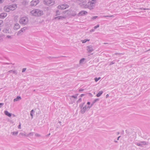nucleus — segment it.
<instances>
[{
    "instance_id": "f257e3e1",
    "label": "nucleus",
    "mask_w": 150,
    "mask_h": 150,
    "mask_svg": "<svg viewBox=\"0 0 150 150\" xmlns=\"http://www.w3.org/2000/svg\"><path fill=\"white\" fill-rule=\"evenodd\" d=\"M31 13L33 15L36 16H41L43 14L42 11L38 9L33 10L31 11Z\"/></svg>"
},
{
    "instance_id": "f03ea898",
    "label": "nucleus",
    "mask_w": 150,
    "mask_h": 150,
    "mask_svg": "<svg viewBox=\"0 0 150 150\" xmlns=\"http://www.w3.org/2000/svg\"><path fill=\"white\" fill-rule=\"evenodd\" d=\"M17 7L16 5L13 4L7 6L6 8V12H9L10 10H14Z\"/></svg>"
},
{
    "instance_id": "7ed1b4c3",
    "label": "nucleus",
    "mask_w": 150,
    "mask_h": 150,
    "mask_svg": "<svg viewBox=\"0 0 150 150\" xmlns=\"http://www.w3.org/2000/svg\"><path fill=\"white\" fill-rule=\"evenodd\" d=\"M43 3L46 5L51 6L54 4V1L53 0H44Z\"/></svg>"
},
{
    "instance_id": "20e7f679",
    "label": "nucleus",
    "mask_w": 150,
    "mask_h": 150,
    "mask_svg": "<svg viewBox=\"0 0 150 150\" xmlns=\"http://www.w3.org/2000/svg\"><path fill=\"white\" fill-rule=\"evenodd\" d=\"M88 1V5H90L91 7H90V10H93L94 9V7L95 6V4L96 3L97 0H91Z\"/></svg>"
},
{
    "instance_id": "39448f33",
    "label": "nucleus",
    "mask_w": 150,
    "mask_h": 150,
    "mask_svg": "<svg viewBox=\"0 0 150 150\" xmlns=\"http://www.w3.org/2000/svg\"><path fill=\"white\" fill-rule=\"evenodd\" d=\"M28 20L26 17H23L21 18L20 21V23L22 25H25L28 23Z\"/></svg>"
},
{
    "instance_id": "423d86ee",
    "label": "nucleus",
    "mask_w": 150,
    "mask_h": 150,
    "mask_svg": "<svg viewBox=\"0 0 150 150\" xmlns=\"http://www.w3.org/2000/svg\"><path fill=\"white\" fill-rule=\"evenodd\" d=\"M83 0L82 2V3L81 6H83L84 8H88L90 10V7H91L90 5H88V2L87 4V1L86 0H85L83 1Z\"/></svg>"
},
{
    "instance_id": "0eeeda50",
    "label": "nucleus",
    "mask_w": 150,
    "mask_h": 150,
    "mask_svg": "<svg viewBox=\"0 0 150 150\" xmlns=\"http://www.w3.org/2000/svg\"><path fill=\"white\" fill-rule=\"evenodd\" d=\"M68 7V6L66 4H62L58 6V8L61 10L64 9Z\"/></svg>"
},
{
    "instance_id": "6e6552de",
    "label": "nucleus",
    "mask_w": 150,
    "mask_h": 150,
    "mask_svg": "<svg viewBox=\"0 0 150 150\" xmlns=\"http://www.w3.org/2000/svg\"><path fill=\"white\" fill-rule=\"evenodd\" d=\"M39 2L38 0H33L31 2V5L32 6H36Z\"/></svg>"
},
{
    "instance_id": "1a4fd4ad",
    "label": "nucleus",
    "mask_w": 150,
    "mask_h": 150,
    "mask_svg": "<svg viewBox=\"0 0 150 150\" xmlns=\"http://www.w3.org/2000/svg\"><path fill=\"white\" fill-rule=\"evenodd\" d=\"M87 50L88 53H91L94 50L93 46L91 45L88 46H87Z\"/></svg>"
},
{
    "instance_id": "9d476101",
    "label": "nucleus",
    "mask_w": 150,
    "mask_h": 150,
    "mask_svg": "<svg viewBox=\"0 0 150 150\" xmlns=\"http://www.w3.org/2000/svg\"><path fill=\"white\" fill-rule=\"evenodd\" d=\"M87 13L86 11H82L80 12L77 15L78 16H82L86 15Z\"/></svg>"
},
{
    "instance_id": "9b49d317",
    "label": "nucleus",
    "mask_w": 150,
    "mask_h": 150,
    "mask_svg": "<svg viewBox=\"0 0 150 150\" xmlns=\"http://www.w3.org/2000/svg\"><path fill=\"white\" fill-rule=\"evenodd\" d=\"M135 144L141 147H142L143 145H146V142L144 141H142L140 143H137Z\"/></svg>"
},
{
    "instance_id": "f8f14e48",
    "label": "nucleus",
    "mask_w": 150,
    "mask_h": 150,
    "mask_svg": "<svg viewBox=\"0 0 150 150\" xmlns=\"http://www.w3.org/2000/svg\"><path fill=\"white\" fill-rule=\"evenodd\" d=\"M26 29L25 27L21 28L18 32L17 34V35H19L22 34V33L25 32V30Z\"/></svg>"
},
{
    "instance_id": "ddd939ff",
    "label": "nucleus",
    "mask_w": 150,
    "mask_h": 150,
    "mask_svg": "<svg viewBox=\"0 0 150 150\" xmlns=\"http://www.w3.org/2000/svg\"><path fill=\"white\" fill-rule=\"evenodd\" d=\"M86 105L84 106L81 110V112L82 114H84L86 112Z\"/></svg>"
},
{
    "instance_id": "4468645a",
    "label": "nucleus",
    "mask_w": 150,
    "mask_h": 150,
    "mask_svg": "<svg viewBox=\"0 0 150 150\" xmlns=\"http://www.w3.org/2000/svg\"><path fill=\"white\" fill-rule=\"evenodd\" d=\"M20 28V26L18 23H16L15 24L13 28L14 30H17L19 29Z\"/></svg>"
},
{
    "instance_id": "2eb2a0df",
    "label": "nucleus",
    "mask_w": 150,
    "mask_h": 150,
    "mask_svg": "<svg viewBox=\"0 0 150 150\" xmlns=\"http://www.w3.org/2000/svg\"><path fill=\"white\" fill-rule=\"evenodd\" d=\"M7 15L6 13H2L0 14V18H4L6 17Z\"/></svg>"
},
{
    "instance_id": "dca6fc26",
    "label": "nucleus",
    "mask_w": 150,
    "mask_h": 150,
    "mask_svg": "<svg viewBox=\"0 0 150 150\" xmlns=\"http://www.w3.org/2000/svg\"><path fill=\"white\" fill-rule=\"evenodd\" d=\"M65 18V17L63 16H58L56 17H55L54 19V20H59L60 19H62L63 18Z\"/></svg>"
},
{
    "instance_id": "f3484780",
    "label": "nucleus",
    "mask_w": 150,
    "mask_h": 150,
    "mask_svg": "<svg viewBox=\"0 0 150 150\" xmlns=\"http://www.w3.org/2000/svg\"><path fill=\"white\" fill-rule=\"evenodd\" d=\"M5 115L8 116L10 117L11 116V114L9 112L5 110L4 111Z\"/></svg>"
},
{
    "instance_id": "a211bd4d",
    "label": "nucleus",
    "mask_w": 150,
    "mask_h": 150,
    "mask_svg": "<svg viewBox=\"0 0 150 150\" xmlns=\"http://www.w3.org/2000/svg\"><path fill=\"white\" fill-rule=\"evenodd\" d=\"M21 96H18L16 98H15L14 99L13 101H14V102H15L16 101H18L19 100H21Z\"/></svg>"
},
{
    "instance_id": "6ab92c4d",
    "label": "nucleus",
    "mask_w": 150,
    "mask_h": 150,
    "mask_svg": "<svg viewBox=\"0 0 150 150\" xmlns=\"http://www.w3.org/2000/svg\"><path fill=\"white\" fill-rule=\"evenodd\" d=\"M103 93V91H99L96 95V96L97 97H99Z\"/></svg>"
},
{
    "instance_id": "aec40b11",
    "label": "nucleus",
    "mask_w": 150,
    "mask_h": 150,
    "mask_svg": "<svg viewBox=\"0 0 150 150\" xmlns=\"http://www.w3.org/2000/svg\"><path fill=\"white\" fill-rule=\"evenodd\" d=\"M34 113V110H32L30 112V115L31 117V119H32L33 118V114Z\"/></svg>"
},
{
    "instance_id": "412c9836",
    "label": "nucleus",
    "mask_w": 150,
    "mask_h": 150,
    "mask_svg": "<svg viewBox=\"0 0 150 150\" xmlns=\"http://www.w3.org/2000/svg\"><path fill=\"white\" fill-rule=\"evenodd\" d=\"M11 133L13 135L16 136L18 134V132L17 131L16 132H12Z\"/></svg>"
},
{
    "instance_id": "4be33fe9",
    "label": "nucleus",
    "mask_w": 150,
    "mask_h": 150,
    "mask_svg": "<svg viewBox=\"0 0 150 150\" xmlns=\"http://www.w3.org/2000/svg\"><path fill=\"white\" fill-rule=\"evenodd\" d=\"M90 40H89L85 39L83 40H82L81 41L82 42V43H85L86 42H87L88 41H89Z\"/></svg>"
},
{
    "instance_id": "5701e85b",
    "label": "nucleus",
    "mask_w": 150,
    "mask_h": 150,
    "mask_svg": "<svg viewBox=\"0 0 150 150\" xmlns=\"http://www.w3.org/2000/svg\"><path fill=\"white\" fill-rule=\"evenodd\" d=\"M60 12L58 10H57L56 11V16L60 15Z\"/></svg>"
},
{
    "instance_id": "b1692460",
    "label": "nucleus",
    "mask_w": 150,
    "mask_h": 150,
    "mask_svg": "<svg viewBox=\"0 0 150 150\" xmlns=\"http://www.w3.org/2000/svg\"><path fill=\"white\" fill-rule=\"evenodd\" d=\"M101 79V78L99 77L98 78L95 77L94 79V80L95 82H97L99 80H100Z\"/></svg>"
},
{
    "instance_id": "393cba45",
    "label": "nucleus",
    "mask_w": 150,
    "mask_h": 150,
    "mask_svg": "<svg viewBox=\"0 0 150 150\" xmlns=\"http://www.w3.org/2000/svg\"><path fill=\"white\" fill-rule=\"evenodd\" d=\"M84 104V103H82L79 105V107L81 109L83 108V106Z\"/></svg>"
},
{
    "instance_id": "a878e982",
    "label": "nucleus",
    "mask_w": 150,
    "mask_h": 150,
    "mask_svg": "<svg viewBox=\"0 0 150 150\" xmlns=\"http://www.w3.org/2000/svg\"><path fill=\"white\" fill-rule=\"evenodd\" d=\"M59 57H48V58L49 59H53V58H54V59H56L57 58Z\"/></svg>"
},
{
    "instance_id": "bb28decb",
    "label": "nucleus",
    "mask_w": 150,
    "mask_h": 150,
    "mask_svg": "<svg viewBox=\"0 0 150 150\" xmlns=\"http://www.w3.org/2000/svg\"><path fill=\"white\" fill-rule=\"evenodd\" d=\"M33 132L30 133L29 134H28L27 135V137H28L29 136H33Z\"/></svg>"
},
{
    "instance_id": "cd10ccee",
    "label": "nucleus",
    "mask_w": 150,
    "mask_h": 150,
    "mask_svg": "<svg viewBox=\"0 0 150 150\" xmlns=\"http://www.w3.org/2000/svg\"><path fill=\"white\" fill-rule=\"evenodd\" d=\"M76 14L77 13L76 12H74L72 13L71 15L72 16H74L76 15Z\"/></svg>"
},
{
    "instance_id": "c85d7f7f",
    "label": "nucleus",
    "mask_w": 150,
    "mask_h": 150,
    "mask_svg": "<svg viewBox=\"0 0 150 150\" xmlns=\"http://www.w3.org/2000/svg\"><path fill=\"white\" fill-rule=\"evenodd\" d=\"M85 60L84 58H82L80 60V63H82L83 62H84Z\"/></svg>"
},
{
    "instance_id": "c756f323",
    "label": "nucleus",
    "mask_w": 150,
    "mask_h": 150,
    "mask_svg": "<svg viewBox=\"0 0 150 150\" xmlns=\"http://www.w3.org/2000/svg\"><path fill=\"white\" fill-rule=\"evenodd\" d=\"M13 73L14 74H15L17 75L18 74L17 71L16 70H13Z\"/></svg>"
},
{
    "instance_id": "7c9ffc66",
    "label": "nucleus",
    "mask_w": 150,
    "mask_h": 150,
    "mask_svg": "<svg viewBox=\"0 0 150 150\" xmlns=\"http://www.w3.org/2000/svg\"><path fill=\"white\" fill-rule=\"evenodd\" d=\"M99 98H96L93 101L95 103L97 101H99Z\"/></svg>"
},
{
    "instance_id": "2f4dec72",
    "label": "nucleus",
    "mask_w": 150,
    "mask_h": 150,
    "mask_svg": "<svg viewBox=\"0 0 150 150\" xmlns=\"http://www.w3.org/2000/svg\"><path fill=\"white\" fill-rule=\"evenodd\" d=\"M71 97L74 98L75 99H76L77 98V96H76L75 95L72 96H71Z\"/></svg>"
},
{
    "instance_id": "473e14b6",
    "label": "nucleus",
    "mask_w": 150,
    "mask_h": 150,
    "mask_svg": "<svg viewBox=\"0 0 150 150\" xmlns=\"http://www.w3.org/2000/svg\"><path fill=\"white\" fill-rule=\"evenodd\" d=\"M3 21L2 20H0V27H1L2 25V24L3 23Z\"/></svg>"
},
{
    "instance_id": "72a5a7b5",
    "label": "nucleus",
    "mask_w": 150,
    "mask_h": 150,
    "mask_svg": "<svg viewBox=\"0 0 150 150\" xmlns=\"http://www.w3.org/2000/svg\"><path fill=\"white\" fill-rule=\"evenodd\" d=\"M99 27V25L98 24L96 26H95L94 27V28L95 29H96L97 28H98Z\"/></svg>"
},
{
    "instance_id": "f704fd0d",
    "label": "nucleus",
    "mask_w": 150,
    "mask_h": 150,
    "mask_svg": "<svg viewBox=\"0 0 150 150\" xmlns=\"http://www.w3.org/2000/svg\"><path fill=\"white\" fill-rule=\"evenodd\" d=\"M113 17V16L111 15V16H104L103 17Z\"/></svg>"
},
{
    "instance_id": "c9c22d12",
    "label": "nucleus",
    "mask_w": 150,
    "mask_h": 150,
    "mask_svg": "<svg viewBox=\"0 0 150 150\" xmlns=\"http://www.w3.org/2000/svg\"><path fill=\"white\" fill-rule=\"evenodd\" d=\"M81 100H82L81 98H80L78 100V101H77V103H78L79 102H81Z\"/></svg>"
},
{
    "instance_id": "e433bc0d",
    "label": "nucleus",
    "mask_w": 150,
    "mask_h": 150,
    "mask_svg": "<svg viewBox=\"0 0 150 150\" xmlns=\"http://www.w3.org/2000/svg\"><path fill=\"white\" fill-rule=\"evenodd\" d=\"M98 17L97 16H93L92 18V19H96Z\"/></svg>"
},
{
    "instance_id": "4c0bfd02",
    "label": "nucleus",
    "mask_w": 150,
    "mask_h": 150,
    "mask_svg": "<svg viewBox=\"0 0 150 150\" xmlns=\"http://www.w3.org/2000/svg\"><path fill=\"white\" fill-rule=\"evenodd\" d=\"M26 68H24L22 70V72L23 73L26 70Z\"/></svg>"
},
{
    "instance_id": "58836bf2",
    "label": "nucleus",
    "mask_w": 150,
    "mask_h": 150,
    "mask_svg": "<svg viewBox=\"0 0 150 150\" xmlns=\"http://www.w3.org/2000/svg\"><path fill=\"white\" fill-rule=\"evenodd\" d=\"M115 61H113L112 62H111L110 64V65H112V64H114L115 63Z\"/></svg>"
},
{
    "instance_id": "ea45409f",
    "label": "nucleus",
    "mask_w": 150,
    "mask_h": 150,
    "mask_svg": "<svg viewBox=\"0 0 150 150\" xmlns=\"http://www.w3.org/2000/svg\"><path fill=\"white\" fill-rule=\"evenodd\" d=\"M91 107V106H88L86 108L87 110H89V109H90V108Z\"/></svg>"
},
{
    "instance_id": "a19ab883",
    "label": "nucleus",
    "mask_w": 150,
    "mask_h": 150,
    "mask_svg": "<svg viewBox=\"0 0 150 150\" xmlns=\"http://www.w3.org/2000/svg\"><path fill=\"white\" fill-rule=\"evenodd\" d=\"M19 134L21 135H22V136H26V135H27L22 133H20Z\"/></svg>"
},
{
    "instance_id": "79ce46f5",
    "label": "nucleus",
    "mask_w": 150,
    "mask_h": 150,
    "mask_svg": "<svg viewBox=\"0 0 150 150\" xmlns=\"http://www.w3.org/2000/svg\"><path fill=\"white\" fill-rule=\"evenodd\" d=\"M125 132L127 134H129V131L128 130H125Z\"/></svg>"
},
{
    "instance_id": "37998d69",
    "label": "nucleus",
    "mask_w": 150,
    "mask_h": 150,
    "mask_svg": "<svg viewBox=\"0 0 150 150\" xmlns=\"http://www.w3.org/2000/svg\"><path fill=\"white\" fill-rule=\"evenodd\" d=\"M6 38H12L11 36H10V35L7 36Z\"/></svg>"
},
{
    "instance_id": "c03bdc74",
    "label": "nucleus",
    "mask_w": 150,
    "mask_h": 150,
    "mask_svg": "<svg viewBox=\"0 0 150 150\" xmlns=\"http://www.w3.org/2000/svg\"><path fill=\"white\" fill-rule=\"evenodd\" d=\"M13 70H11L10 71H9L8 72L9 73V74H11V73L12 72L13 73Z\"/></svg>"
},
{
    "instance_id": "a18cd8bd",
    "label": "nucleus",
    "mask_w": 150,
    "mask_h": 150,
    "mask_svg": "<svg viewBox=\"0 0 150 150\" xmlns=\"http://www.w3.org/2000/svg\"><path fill=\"white\" fill-rule=\"evenodd\" d=\"M4 104L3 103H0V108H1L2 106L4 105Z\"/></svg>"
},
{
    "instance_id": "49530a36",
    "label": "nucleus",
    "mask_w": 150,
    "mask_h": 150,
    "mask_svg": "<svg viewBox=\"0 0 150 150\" xmlns=\"http://www.w3.org/2000/svg\"><path fill=\"white\" fill-rule=\"evenodd\" d=\"M35 135L37 137H40V135L38 134H37V133H36L35 134Z\"/></svg>"
},
{
    "instance_id": "de8ad7c7",
    "label": "nucleus",
    "mask_w": 150,
    "mask_h": 150,
    "mask_svg": "<svg viewBox=\"0 0 150 150\" xmlns=\"http://www.w3.org/2000/svg\"><path fill=\"white\" fill-rule=\"evenodd\" d=\"M83 90H84V89H82V88H80V89H79V91H80V92H81V91H83Z\"/></svg>"
},
{
    "instance_id": "09e8293b",
    "label": "nucleus",
    "mask_w": 150,
    "mask_h": 150,
    "mask_svg": "<svg viewBox=\"0 0 150 150\" xmlns=\"http://www.w3.org/2000/svg\"><path fill=\"white\" fill-rule=\"evenodd\" d=\"M84 95H85V94H81L80 95V97H82L83 96H84Z\"/></svg>"
},
{
    "instance_id": "8fccbe9b",
    "label": "nucleus",
    "mask_w": 150,
    "mask_h": 150,
    "mask_svg": "<svg viewBox=\"0 0 150 150\" xmlns=\"http://www.w3.org/2000/svg\"><path fill=\"white\" fill-rule=\"evenodd\" d=\"M120 53H115V54L117 55H120Z\"/></svg>"
},
{
    "instance_id": "3c124183",
    "label": "nucleus",
    "mask_w": 150,
    "mask_h": 150,
    "mask_svg": "<svg viewBox=\"0 0 150 150\" xmlns=\"http://www.w3.org/2000/svg\"><path fill=\"white\" fill-rule=\"evenodd\" d=\"M21 124L20 123L19 125L18 126V128L20 129L21 128Z\"/></svg>"
},
{
    "instance_id": "603ef678",
    "label": "nucleus",
    "mask_w": 150,
    "mask_h": 150,
    "mask_svg": "<svg viewBox=\"0 0 150 150\" xmlns=\"http://www.w3.org/2000/svg\"><path fill=\"white\" fill-rule=\"evenodd\" d=\"M94 103H95L93 101L92 102V103L91 106L92 107L94 105Z\"/></svg>"
},
{
    "instance_id": "864d4df0",
    "label": "nucleus",
    "mask_w": 150,
    "mask_h": 150,
    "mask_svg": "<svg viewBox=\"0 0 150 150\" xmlns=\"http://www.w3.org/2000/svg\"><path fill=\"white\" fill-rule=\"evenodd\" d=\"M4 0H0V3H2L4 1Z\"/></svg>"
},
{
    "instance_id": "5fc2aeb1",
    "label": "nucleus",
    "mask_w": 150,
    "mask_h": 150,
    "mask_svg": "<svg viewBox=\"0 0 150 150\" xmlns=\"http://www.w3.org/2000/svg\"><path fill=\"white\" fill-rule=\"evenodd\" d=\"M91 104V103L90 102H88L87 103V104L88 105H90Z\"/></svg>"
},
{
    "instance_id": "6e6d98bb",
    "label": "nucleus",
    "mask_w": 150,
    "mask_h": 150,
    "mask_svg": "<svg viewBox=\"0 0 150 150\" xmlns=\"http://www.w3.org/2000/svg\"><path fill=\"white\" fill-rule=\"evenodd\" d=\"M12 64L11 63H5V64Z\"/></svg>"
},
{
    "instance_id": "4d7b16f0",
    "label": "nucleus",
    "mask_w": 150,
    "mask_h": 150,
    "mask_svg": "<svg viewBox=\"0 0 150 150\" xmlns=\"http://www.w3.org/2000/svg\"><path fill=\"white\" fill-rule=\"evenodd\" d=\"M120 137V136L118 137L117 138V140H119V138Z\"/></svg>"
},
{
    "instance_id": "13d9d810",
    "label": "nucleus",
    "mask_w": 150,
    "mask_h": 150,
    "mask_svg": "<svg viewBox=\"0 0 150 150\" xmlns=\"http://www.w3.org/2000/svg\"><path fill=\"white\" fill-rule=\"evenodd\" d=\"M83 0H76V1H82Z\"/></svg>"
},
{
    "instance_id": "bf43d9fd",
    "label": "nucleus",
    "mask_w": 150,
    "mask_h": 150,
    "mask_svg": "<svg viewBox=\"0 0 150 150\" xmlns=\"http://www.w3.org/2000/svg\"><path fill=\"white\" fill-rule=\"evenodd\" d=\"M109 95L108 94H107L106 95V98H108V96H109Z\"/></svg>"
},
{
    "instance_id": "052dcab7",
    "label": "nucleus",
    "mask_w": 150,
    "mask_h": 150,
    "mask_svg": "<svg viewBox=\"0 0 150 150\" xmlns=\"http://www.w3.org/2000/svg\"><path fill=\"white\" fill-rule=\"evenodd\" d=\"M124 133V130H122V134H123Z\"/></svg>"
},
{
    "instance_id": "680f3d73",
    "label": "nucleus",
    "mask_w": 150,
    "mask_h": 150,
    "mask_svg": "<svg viewBox=\"0 0 150 150\" xmlns=\"http://www.w3.org/2000/svg\"><path fill=\"white\" fill-rule=\"evenodd\" d=\"M114 142L115 143H117V142H117V141H116V140H115V141H114Z\"/></svg>"
},
{
    "instance_id": "e2e57ef3",
    "label": "nucleus",
    "mask_w": 150,
    "mask_h": 150,
    "mask_svg": "<svg viewBox=\"0 0 150 150\" xmlns=\"http://www.w3.org/2000/svg\"><path fill=\"white\" fill-rule=\"evenodd\" d=\"M11 1L12 2H13L15 1V0H11Z\"/></svg>"
},
{
    "instance_id": "0e129e2a",
    "label": "nucleus",
    "mask_w": 150,
    "mask_h": 150,
    "mask_svg": "<svg viewBox=\"0 0 150 150\" xmlns=\"http://www.w3.org/2000/svg\"><path fill=\"white\" fill-rule=\"evenodd\" d=\"M78 95H79V94H76V95H75L76 96H77H77Z\"/></svg>"
},
{
    "instance_id": "69168bd1",
    "label": "nucleus",
    "mask_w": 150,
    "mask_h": 150,
    "mask_svg": "<svg viewBox=\"0 0 150 150\" xmlns=\"http://www.w3.org/2000/svg\"><path fill=\"white\" fill-rule=\"evenodd\" d=\"M50 133H49V134H48V135H47V136H49V135H50Z\"/></svg>"
},
{
    "instance_id": "338daca9",
    "label": "nucleus",
    "mask_w": 150,
    "mask_h": 150,
    "mask_svg": "<svg viewBox=\"0 0 150 150\" xmlns=\"http://www.w3.org/2000/svg\"><path fill=\"white\" fill-rule=\"evenodd\" d=\"M119 134H120L119 132H118L117 133V135Z\"/></svg>"
},
{
    "instance_id": "774afa93",
    "label": "nucleus",
    "mask_w": 150,
    "mask_h": 150,
    "mask_svg": "<svg viewBox=\"0 0 150 150\" xmlns=\"http://www.w3.org/2000/svg\"><path fill=\"white\" fill-rule=\"evenodd\" d=\"M91 31H94V30L92 29L91 30Z\"/></svg>"
}]
</instances>
